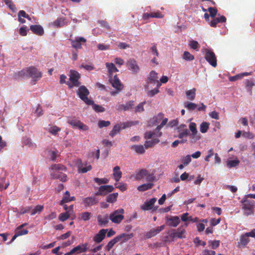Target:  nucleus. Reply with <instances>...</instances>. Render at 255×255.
<instances>
[{"instance_id": "obj_1", "label": "nucleus", "mask_w": 255, "mask_h": 255, "mask_svg": "<svg viewBox=\"0 0 255 255\" xmlns=\"http://www.w3.org/2000/svg\"><path fill=\"white\" fill-rule=\"evenodd\" d=\"M90 92L85 86H81V100L83 101L87 105L92 106L93 110L97 113L104 112L105 109L102 106L95 104L94 100L89 97Z\"/></svg>"}, {"instance_id": "obj_2", "label": "nucleus", "mask_w": 255, "mask_h": 255, "mask_svg": "<svg viewBox=\"0 0 255 255\" xmlns=\"http://www.w3.org/2000/svg\"><path fill=\"white\" fill-rule=\"evenodd\" d=\"M242 208L245 210L244 214L249 216L254 213V209L255 207V201L249 199L247 197L243 199L242 201Z\"/></svg>"}, {"instance_id": "obj_3", "label": "nucleus", "mask_w": 255, "mask_h": 255, "mask_svg": "<svg viewBox=\"0 0 255 255\" xmlns=\"http://www.w3.org/2000/svg\"><path fill=\"white\" fill-rule=\"evenodd\" d=\"M69 81H67V85L70 89L74 87H78L79 85V79L80 78V74L76 71L71 70L70 71Z\"/></svg>"}, {"instance_id": "obj_4", "label": "nucleus", "mask_w": 255, "mask_h": 255, "mask_svg": "<svg viewBox=\"0 0 255 255\" xmlns=\"http://www.w3.org/2000/svg\"><path fill=\"white\" fill-rule=\"evenodd\" d=\"M124 210L123 209H119L115 210L113 213L109 216V219L113 223L119 224L124 219Z\"/></svg>"}, {"instance_id": "obj_5", "label": "nucleus", "mask_w": 255, "mask_h": 255, "mask_svg": "<svg viewBox=\"0 0 255 255\" xmlns=\"http://www.w3.org/2000/svg\"><path fill=\"white\" fill-rule=\"evenodd\" d=\"M28 77L32 78L34 82L39 80L42 77L41 73L35 67L31 66L27 68Z\"/></svg>"}, {"instance_id": "obj_6", "label": "nucleus", "mask_w": 255, "mask_h": 255, "mask_svg": "<svg viewBox=\"0 0 255 255\" xmlns=\"http://www.w3.org/2000/svg\"><path fill=\"white\" fill-rule=\"evenodd\" d=\"M205 58L207 61L213 67L217 66V58L215 54L209 49L205 50Z\"/></svg>"}, {"instance_id": "obj_7", "label": "nucleus", "mask_w": 255, "mask_h": 255, "mask_svg": "<svg viewBox=\"0 0 255 255\" xmlns=\"http://www.w3.org/2000/svg\"><path fill=\"white\" fill-rule=\"evenodd\" d=\"M126 66L132 73L136 74L139 71V67L136 61L133 58L129 59L126 62Z\"/></svg>"}, {"instance_id": "obj_8", "label": "nucleus", "mask_w": 255, "mask_h": 255, "mask_svg": "<svg viewBox=\"0 0 255 255\" xmlns=\"http://www.w3.org/2000/svg\"><path fill=\"white\" fill-rule=\"evenodd\" d=\"M189 128L191 133L190 134V136L194 142L199 140L201 138L200 134L198 133V131L196 128V125L195 123H191L189 124Z\"/></svg>"}, {"instance_id": "obj_9", "label": "nucleus", "mask_w": 255, "mask_h": 255, "mask_svg": "<svg viewBox=\"0 0 255 255\" xmlns=\"http://www.w3.org/2000/svg\"><path fill=\"white\" fill-rule=\"evenodd\" d=\"M255 237V230H253L250 232L246 233L242 235L240 238V242L239 244H241L242 246H245L250 242L249 237Z\"/></svg>"}, {"instance_id": "obj_10", "label": "nucleus", "mask_w": 255, "mask_h": 255, "mask_svg": "<svg viewBox=\"0 0 255 255\" xmlns=\"http://www.w3.org/2000/svg\"><path fill=\"white\" fill-rule=\"evenodd\" d=\"M70 40L71 41L72 47L74 48V50L72 51V59L75 61L78 58L77 49L80 48V37H77L74 40L71 39Z\"/></svg>"}, {"instance_id": "obj_11", "label": "nucleus", "mask_w": 255, "mask_h": 255, "mask_svg": "<svg viewBox=\"0 0 255 255\" xmlns=\"http://www.w3.org/2000/svg\"><path fill=\"white\" fill-rule=\"evenodd\" d=\"M167 225L169 227H176L180 223V220L178 216L165 217Z\"/></svg>"}, {"instance_id": "obj_12", "label": "nucleus", "mask_w": 255, "mask_h": 255, "mask_svg": "<svg viewBox=\"0 0 255 255\" xmlns=\"http://www.w3.org/2000/svg\"><path fill=\"white\" fill-rule=\"evenodd\" d=\"M183 226H180L176 230H172L171 231V233L169 235V236L171 238H179V239H182L184 237L183 236V234L185 233V231L184 229H182V227Z\"/></svg>"}, {"instance_id": "obj_13", "label": "nucleus", "mask_w": 255, "mask_h": 255, "mask_svg": "<svg viewBox=\"0 0 255 255\" xmlns=\"http://www.w3.org/2000/svg\"><path fill=\"white\" fill-rule=\"evenodd\" d=\"M148 82L152 84H157L158 87H160L161 84L158 81L157 73L155 71H151L148 77Z\"/></svg>"}, {"instance_id": "obj_14", "label": "nucleus", "mask_w": 255, "mask_h": 255, "mask_svg": "<svg viewBox=\"0 0 255 255\" xmlns=\"http://www.w3.org/2000/svg\"><path fill=\"white\" fill-rule=\"evenodd\" d=\"M114 190V187L112 185H102L99 188L98 191L96 193V195H102L106 193L111 192Z\"/></svg>"}, {"instance_id": "obj_15", "label": "nucleus", "mask_w": 255, "mask_h": 255, "mask_svg": "<svg viewBox=\"0 0 255 255\" xmlns=\"http://www.w3.org/2000/svg\"><path fill=\"white\" fill-rule=\"evenodd\" d=\"M218 17L213 18L212 20L209 22V25L213 27H216L219 23H223L226 21V18L224 15H220Z\"/></svg>"}, {"instance_id": "obj_16", "label": "nucleus", "mask_w": 255, "mask_h": 255, "mask_svg": "<svg viewBox=\"0 0 255 255\" xmlns=\"http://www.w3.org/2000/svg\"><path fill=\"white\" fill-rule=\"evenodd\" d=\"M108 229H101L93 238V241L97 243H100L105 238Z\"/></svg>"}, {"instance_id": "obj_17", "label": "nucleus", "mask_w": 255, "mask_h": 255, "mask_svg": "<svg viewBox=\"0 0 255 255\" xmlns=\"http://www.w3.org/2000/svg\"><path fill=\"white\" fill-rule=\"evenodd\" d=\"M178 137L179 138H183L188 135H190L189 132L186 128V126L184 124L181 125L178 128Z\"/></svg>"}, {"instance_id": "obj_18", "label": "nucleus", "mask_w": 255, "mask_h": 255, "mask_svg": "<svg viewBox=\"0 0 255 255\" xmlns=\"http://www.w3.org/2000/svg\"><path fill=\"white\" fill-rule=\"evenodd\" d=\"M134 236L133 233H130L129 234L126 233L121 234L117 237H116L117 241L119 242H121L122 243H125L131 239Z\"/></svg>"}, {"instance_id": "obj_19", "label": "nucleus", "mask_w": 255, "mask_h": 255, "mask_svg": "<svg viewBox=\"0 0 255 255\" xmlns=\"http://www.w3.org/2000/svg\"><path fill=\"white\" fill-rule=\"evenodd\" d=\"M111 82L112 86L118 91H121L123 88V85L121 84L117 75H115L113 79H111Z\"/></svg>"}, {"instance_id": "obj_20", "label": "nucleus", "mask_w": 255, "mask_h": 255, "mask_svg": "<svg viewBox=\"0 0 255 255\" xmlns=\"http://www.w3.org/2000/svg\"><path fill=\"white\" fill-rule=\"evenodd\" d=\"M30 29L34 34L39 36H42L44 34V29L40 25H31Z\"/></svg>"}, {"instance_id": "obj_21", "label": "nucleus", "mask_w": 255, "mask_h": 255, "mask_svg": "<svg viewBox=\"0 0 255 255\" xmlns=\"http://www.w3.org/2000/svg\"><path fill=\"white\" fill-rule=\"evenodd\" d=\"M163 17L159 11L152 12L150 13H145L142 15V18L144 20H147L149 18L155 17V18H162Z\"/></svg>"}, {"instance_id": "obj_22", "label": "nucleus", "mask_w": 255, "mask_h": 255, "mask_svg": "<svg viewBox=\"0 0 255 255\" xmlns=\"http://www.w3.org/2000/svg\"><path fill=\"white\" fill-rule=\"evenodd\" d=\"M156 201V198H153L150 199L149 200L145 201L144 204L141 206V209L143 211L150 210Z\"/></svg>"}, {"instance_id": "obj_23", "label": "nucleus", "mask_w": 255, "mask_h": 255, "mask_svg": "<svg viewBox=\"0 0 255 255\" xmlns=\"http://www.w3.org/2000/svg\"><path fill=\"white\" fill-rule=\"evenodd\" d=\"M147 174V171L146 169H142L139 170L134 175H132L130 178H134L136 180H140L143 179Z\"/></svg>"}, {"instance_id": "obj_24", "label": "nucleus", "mask_w": 255, "mask_h": 255, "mask_svg": "<svg viewBox=\"0 0 255 255\" xmlns=\"http://www.w3.org/2000/svg\"><path fill=\"white\" fill-rule=\"evenodd\" d=\"M113 177L116 181H119L122 176V172L120 170V167L119 166H116L113 168Z\"/></svg>"}, {"instance_id": "obj_25", "label": "nucleus", "mask_w": 255, "mask_h": 255, "mask_svg": "<svg viewBox=\"0 0 255 255\" xmlns=\"http://www.w3.org/2000/svg\"><path fill=\"white\" fill-rule=\"evenodd\" d=\"M109 217L108 215L104 216L99 215L97 217V220L99 225L101 226H106L109 222Z\"/></svg>"}, {"instance_id": "obj_26", "label": "nucleus", "mask_w": 255, "mask_h": 255, "mask_svg": "<svg viewBox=\"0 0 255 255\" xmlns=\"http://www.w3.org/2000/svg\"><path fill=\"white\" fill-rule=\"evenodd\" d=\"M106 66L108 70L109 77L111 79L113 73L118 72L119 70L113 63H106Z\"/></svg>"}, {"instance_id": "obj_27", "label": "nucleus", "mask_w": 255, "mask_h": 255, "mask_svg": "<svg viewBox=\"0 0 255 255\" xmlns=\"http://www.w3.org/2000/svg\"><path fill=\"white\" fill-rule=\"evenodd\" d=\"M75 200V197L74 196H70V192L68 191H66L62 200L60 202V204L61 205H64V204L66 203L69 202L71 201H73Z\"/></svg>"}, {"instance_id": "obj_28", "label": "nucleus", "mask_w": 255, "mask_h": 255, "mask_svg": "<svg viewBox=\"0 0 255 255\" xmlns=\"http://www.w3.org/2000/svg\"><path fill=\"white\" fill-rule=\"evenodd\" d=\"M131 149L139 154H143L145 152V149L142 145H133L131 146Z\"/></svg>"}, {"instance_id": "obj_29", "label": "nucleus", "mask_w": 255, "mask_h": 255, "mask_svg": "<svg viewBox=\"0 0 255 255\" xmlns=\"http://www.w3.org/2000/svg\"><path fill=\"white\" fill-rule=\"evenodd\" d=\"M196 90L195 88L186 91L185 95L187 99L190 101H193L196 97Z\"/></svg>"}, {"instance_id": "obj_30", "label": "nucleus", "mask_w": 255, "mask_h": 255, "mask_svg": "<svg viewBox=\"0 0 255 255\" xmlns=\"http://www.w3.org/2000/svg\"><path fill=\"white\" fill-rule=\"evenodd\" d=\"M163 114L162 113H160L157 116L154 117L149 122V126H154L157 124L159 121L163 118Z\"/></svg>"}, {"instance_id": "obj_31", "label": "nucleus", "mask_w": 255, "mask_h": 255, "mask_svg": "<svg viewBox=\"0 0 255 255\" xmlns=\"http://www.w3.org/2000/svg\"><path fill=\"white\" fill-rule=\"evenodd\" d=\"M92 167L90 163L81 162V173H85L92 169Z\"/></svg>"}, {"instance_id": "obj_32", "label": "nucleus", "mask_w": 255, "mask_h": 255, "mask_svg": "<svg viewBox=\"0 0 255 255\" xmlns=\"http://www.w3.org/2000/svg\"><path fill=\"white\" fill-rule=\"evenodd\" d=\"M184 107L189 111H193L196 109L198 107V105L192 102H185L184 103Z\"/></svg>"}, {"instance_id": "obj_33", "label": "nucleus", "mask_w": 255, "mask_h": 255, "mask_svg": "<svg viewBox=\"0 0 255 255\" xmlns=\"http://www.w3.org/2000/svg\"><path fill=\"white\" fill-rule=\"evenodd\" d=\"M153 186V184L151 183H148L143 184L137 187V189L139 191L143 192L148 189H151Z\"/></svg>"}, {"instance_id": "obj_34", "label": "nucleus", "mask_w": 255, "mask_h": 255, "mask_svg": "<svg viewBox=\"0 0 255 255\" xmlns=\"http://www.w3.org/2000/svg\"><path fill=\"white\" fill-rule=\"evenodd\" d=\"M26 225V224H23L16 228L15 232H16V234H17L19 236L28 234V231L27 229H23V227Z\"/></svg>"}, {"instance_id": "obj_35", "label": "nucleus", "mask_w": 255, "mask_h": 255, "mask_svg": "<svg viewBox=\"0 0 255 255\" xmlns=\"http://www.w3.org/2000/svg\"><path fill=\"white\" fill-rule=\"evenodd\" d=\"M68 123L73 128L80 129V121L74 118H70L68 120Z\"/></svg>"}, {"instance_id": "obj_36", "label": "nucleus", "mask_w": 255, "mask_h": 255, "mask_svg": "<svg viewBox=\"0 0 255 255\" xmlns=\"http://www.w3.org/2000/svg\"><path fill=\"white\" fill-rule=\"evenodd\" d=\"M14 77V78L16 79L28 77V72L27 71V68L23 69L20 71L15 73Z\"/></svg>"}, {"instance_id": "obj_37", "label": "nucleus", "mask_w": 255, "mask_h": 255, "mask_svg": "<svg viewBox=\"0 0 255 255\" xmlns=\"http://www.w3.org/2000/svg\"><path fill=\"white\" fill-rule=\"evenodd\" d=\"M134 105L133 101H129L126 104L121 105L119 106V109L124 111H127L131 109Z\"/></svg>"}, {"instance_id": "obj_38", "label": "nucleus", "mask_w": 255, "mask_h": 255, "mask_svg": "<svg viewBox=\"0 0 255 255\" xmlns=\"http://www.w3.org/2000/svg\"><path fill=\"white\" fill-rule=\"evenodd\" d=\"M97 203L95 198L88 197L83 201V204L86 207L90 206Z\"/></svg>"}, {"instance_id": "obj_39", "label": "nucleus", "mask_w": 255, "mask_h": 255, "mask_svg": "<svg viewBox=\"0 0 255 255\" xmlns=\"http://www.w3.org/2000/svg\"><path fill=\"white\" fill-rule=\"evenodd\" d=\"M160 141L159 139L157 138H154L152 139L151 140H146L145 142L144 147L145 149H147L148 148L151 147L154 144L158 143Z\"/></svg>"}, {"instance_id": "obj_40", "label": "nucleus", "mask_w": 255, "mask_h": 255, "mask_svg": "<svg viewBox=\"0 0 255 255\" xmlns=\"http://www.w3.org/2000/svg\"><path fill=\"white\" fill-rule=\"evenodd\" d=\"M8 8L13 12H15L16 11V7L15 5L13 3L12 0H2Z\"/></svg>"}, {"instance_id": "obj_41", "label": "nucleus", "mask_w": 255, "mask_h": 255, "mask_svg": "<svg viewBox=\"0 0 255 255\" xmlns=\"http://www.w3.org/2000/svg\"><path fill=\"white\" fill-rule=\"evenodd\" d=\"M23 143L25 145L32 148H35L36 147V144L33 142L30 138L28 137H25L23 139Z\"/></svg>"}, {"instance_id": "obj_42", "label": "nucleus", "mask_w": 255, "mask_h": 255, "mask_svg": "<svg viewBox=\"0 0 255 255\" xmlns=\"http://www.w3.org/2000/svg\"><path fill=\"white\" fill-rule=\"evenodd\" d=\"M168 122V119L167 118L164 119L161 123L160 124V125L158 126L156 129L155 131H157V136L160 137L162 135V132L160 131V130L161 129V128H162L164 126H165Z\"/></svg>"}, {"instance_id": "obj_43", "label": "nucleus", "mask_w": 255, "mask_h": 255, "mask_svg": "<svg viewBox=\"0 0 255 255\" xmlns=\"http://www.w3.org/2000/svg\"><path fill=\"white\" fill-rule=\"evenodd\" d=\"M118 196V193H114L110 194L107 198L106 201L109 203H114L117 201V197Z\"/></svg>"}, {"instance_id": "obj_44", "label": "nucleus", "mask_w": 255, "mask_h": 255, "mask_svg": "<svg viewBox=\"0 0 255 255\" xmlns=\"http://www.w3.org/2000/svg\"><path fill=\"white\" fill-rule=\"evenodd\" d=\"M121 127L119 124L116 125L110 133V135L114 137L116 134L119 133L121 130Z\"/></svg>"}, {"instance_id": "obj_45", "label": "nucleus", "mask_w": 255, "mask_h": 255, "mask_svg": "<svg viewBox=\"0 0 255 255\" xmlns=\"http://www.w3.org/2000/svg\"><path fill=\"white\" fill-rule=\"evenodd\" d=\"M210 124L207 122H204L201 123L200 126V130L202 133H205L209 129Z\"/></svg>"}, {"instance_id": "obj_46", "label": "nucleus", "mask_w": 255, "mask_h": 255, "mask_svg": "<svg viewBox=\"0 0 255 255\" xmlns=\"http://www.w3.org/2000/svg\"><path fill=\"white\" fill-rule=\"evenodd\" d=\"M43 209V206L41 205H37L34 208L32 207L31 210V215L33 216L37 213H40Z\"/></svg>"}, {"instance_id": "obj_47", "label": "nucleus", "mask_w": 255, "mask_h": 255, "mask_svg": "<svg viewBox=\"0 0 255 255\" xmlns=\"http://www.w3.org/2000/svg\"><path fill=\"white\" fill-rule=\"evenodd\" d=\"M240 163L238 159L228 160L227 162V166L228 168H232L237 167Z\"/></svg>"}, {"instance_id": "obj_48", "label": "nucleus", "mask_w": 255, "mask_h": 255, "mask_svg": "<svg viewBox=\"0 0 255 255\" xmlns=\"http://www.w3.org/2000/svg\"><path fill=\"white\" fill-rule=\"evenodd\" d=\"M81 68H83L85 70L90 71L94 70L95 67L91 63H84L81 65Z\"/></svg>"}, {"instance_id": "obj_49", "label": "nucleus", "mask_w": 255, "mask_h": 255, "mask_svg": "<svg viewBox=\"0 0 255 255\" xmlns=\"http://www.w3.org/2000/svg\"><path fill=\"white\" fill-rule=\"evenodd\" d=\"M183 59L186 61H192L194 59V56L188 51H185L183 53Z\"/></svg>"}, {"instance_id": "obj_50", "label": "nucleus", "mask_w": 255, "mask_h": 255, "mask_svg": "<svg viewBox=\"0 0 255 255\" xmlns=\"http://www.w3.org/2000/svg\"><path fill=\"white\" fill-rule=\"evenodd\" d=\"M118 241H117L116 238H114L113 240L110 241L108 244L107 245L106 247V249L108 251H110L111 249L113 247V246L116 244L117 243H118Z\"/></svg>"}, {"instance_id": "obj_51", "label": "nucleus", "mask_w": 255, "mask_h": 255, "mask_svg": "<svg viewBox=\"0 0 255 255\" xmlns=\"http://www.w3.org/2000/svg\"><path fill=\"white\" fill-rule=\"evenodd\" d=\"M52 169L56 170L55 173H59L58 171L59 170L65 171L66 169V168L64 165H61V164H55V165H52Z\"/></svg>"}, {"instance_id": "obj_52", "label": "nucleus", "mask_w": 255, "mask_h": 255, "mask_svg": "<svg viewBox=\"0 0 255 255\" xmlns=\"http://www.w3.org/2000/svg\"><path fill=\"white\" fill-rule=\"evenodd\" d=\"M208 11L209 12V15L212 18H214L218 12L217 9L215 7H209L208 8Z\"/></svg>"}, {"instance_id": "obj_53", "label": "nucleus", "mask_w": 255, "mask_h": 255, "mask_svg": "<svg viewBox=\"0 0 255 255\" xmlns=\"http://www.w3.org/2000/svg\"><path fill=\"white\" fill-rule=\"evenodd\" d=\"M146 102L144 101L143 102L139 104L135 108L134 112L135 113H141L144 111V107L143 106L145 104Z\"/></svg>"}, {"instance_id": "obj_54", "label": "nucleus", "mask_w": 255, "mask_h": 255, "mask_svg": "<svg viewBox=\"0 0 255 255\" xmlns=\"http://www.w3.org/2000/svg\"><path fill=\"white\" fill-rule=\"evenodd\" d=\"M245 85L246 87L248 89L250 95L252 94V88L255 85V83L251 80H247L246 81Z\"/></svg>"}, {"instance_id": "obj_55", "label": "nucleus", "mask_w": 255, "mask_h": 255, "mask_svg": "<svg viewBox=\"0 0 255 255\" xmlns=\"http://www.w3.org/2000/svg\"><path fill=\"white\" fill-rule=\"evenodd\" d=\"M189 45L192 49L197 51H198L199 48H200V45L198 42L195 40H191L190 42Z\"/></svg>"}, {"instance_id": "obj_56", "label": "nucleus", "mask_w": 255, "mask_h": 255, "mask_svg": "<svg viewBox=\"0 0 255 255\" xmlns=\"http://www.w3.org/2000/svg\"><path fill=\"white\" fill-rule=\"evenodd\" d=\"M157 131L155 130L154 131H146L144 134V137L146 139H150L154 135L156 134L157 135Z\"/></svg>"}, {"instance_id": "obj_57", "label": "nucleus", "mask_w": 255, "mask_h": 255, "mask_svg": "<svg viewBox=\"0 0 255 255\" xmlns=\"http://www.w3.org/2000/svg\"><path fill=\"white\" fill-rule=\"evenodd\" d=\"M70 213H68V212H66L65 213H61L59 216V219L61 221H65L67 219H68L70 217Z\"/></svg>"}, {"instance_id": "obj_58", "label": "nucleus", "mask_w": 255, "mask_h": 255, "mask_svg": "<svg viewBox=\"0 0 255 255\" xmlns=\"http://www.w3.org/2000/svg\"><path fill=\"white\" fill-rule=\"evenodd\" d=\"M64 24V19L63 18H58L53 22V25L58 27L63 26Z\"/></svg>"}, {"instance_id": "obj_59", "label": "nucleus", "mask_w": 255, "mask_h": 255, "mask_svg": "<svg viewBox=\"0 0 255 255\" xmlns=\"http://www.w3.org/2000/svg\"><path fill=\"white\" fill-rule=\"evenodd\" d=\"M158 234L156 229H152L146 233L145 236L147 239H150Z\"/></svg>"}, {"instance_id": "obj_60", "label": "nucleus", "mask_w": 255, "mask_h": 255, "mask_svg": "<svg viewBox=\"0 0 255 255\" xmlns=\"http://www.w3.org/2000/svg\"><path fill=\"white\" fill-rule=\"evenodd\" d=\"M94 181L98 183L99 185L102 184H106L108 183L109 182V180L107 178H95L94 179Z\"/></svg>"}, {"instance_id": "obj_61", "label": "nucleus", "mask_w": 255, "mask_h": 255, "mask_svg": "<svg viewBox=\"0 0 255 255\" xmlns=\"http://www.w3.org/2000/svg\"><path fill=\"white\" fill-rule=\"evenodd\" d=\"M60 130V128L56 126H53L49 128V132L53 135H56L59 131Z\"/></svg>"}, {"instance_id": "obj_62", "label": "nucleus", "mask_w": 255, "mask_h": 255, "mask_svg": "<svg viewBox=\"0 0 255 255\" xmlns=\"http://www.w3.org/2000/svg\"><path fill=\"white\" fill-rule=\"evenodd\" d=\"M110 124H111V123L110 121H100L98 123V127L99 128L107 127L109 126H110Z\"/></svg>"}, {"instance_id": "obj_63", "label": "nucleus", "mask_w": 255, "mask_h": 255, "mask_svg": "<svg viewBox=\"0 0 255 255\" xmlns=\"http://www.w3.org/2000/svg\"><path fill=\"white\" fill-rule=\"evenodd\" d=\"M98 22L100 24L101 26L105 27L108 30L110 29V26L107 21L105 20H98Z\"/></svg>"}, {"instance_id": "obj_64", "label": "nucleus", "mask_w": 255, "mask_h": 255, "mask_svg": "<svg viewBox=\"0 0 255 255\" xmlns=\"http://www.w3.org/2000/svg\"><path fill=\"white\" fill-rule=\"evenodd\" d=\"M91 248L89 246H88V243H85L82 245H81V253L83 252H85L86 251L90 252Z\"/></svg>"}]
</instances>
